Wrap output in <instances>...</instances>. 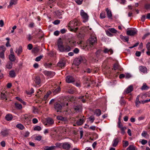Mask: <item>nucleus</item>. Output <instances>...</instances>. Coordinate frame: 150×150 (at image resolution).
Wrapping results in <instances>:
<instances>
[{
    "label": "nucleus",
    "mask_w": 150,
    "mask_h": 150,
    "mask_svg": "<svg viewBox=\"0 0 150 150\" xmlns=\"http://www.w3.org/2000/svg\"><path fill=\"white\" fill-rule=\"evenodd\" d=\"M97 41L96 38H89L86 43L83 45V41L79 40L73 42V44L75 46L79 45L82 49L85 51H89L91 50L92 46L94 45Z\"/></svg>",
    "instance_id": "1"
},
{
    "label": "nucleus",
    "mask_w": 150,
    "mask_h": 150,
    "mask_svg": "<svg viewBox=\"0 0 150 150\" xmlns=\"http://www.w3.org/2000/svg\"><path fill=\"white\" fill-rule=\"evenodd\" d=\"M79 21L77 19L75 18L73 20L70 21L68 24V29L71 31H76L78 28H75L76 26L79 25Z\"/></svg>",
    "instance_id": "2"
},
{
    "label": "nucleus",
    "mask_w": 150,
    "mask_h": 150,
    "mask_svg": "<svg viewBox=\"0 0 150 150\" xmlns=\"http://www.w3.org/2000/svg\"><path fill=\"white\" fill-rule=\"evenodd\" d=\"M57 45L59 50L61 52H68L71 50L70 47L69 46H66L64 47L63 45L61 38L58 40Z\"/></svg>",
    "instance_id": "3"
},
{
    "label": "nucleus",
    "mask_w": 150,
    "mask_h": 150,
    "mask_svg": "<svg viewBox=\"0 0 150 150\" xmlns=\"http://www.w3.org/2000/svg\"><path fill=\"white\" fill-rule=\"evenodd\" d=\"M80 15L83 20V23H85L88 21V16L87 14L83 10H81L80 11Z\"/></svg>",
    "instance_id": "4"
},
{
    "label": "nucleus",
    "mask_w": 150,
    "mask_h": 150,
    "mask_svg": "<svg viewBox=\"0 0 150 150\" xmlns=\"http://www.w3.org/2000/svg\"><path fill=\"white\" fill-rule=\"evenodd\" d=\"M71 144L69 142H64L61 143V148L65 150H69L71 147Z\"/></svg>",
    "instance_id": "5"
},
{
    "label": "nucleus",
    "mask_w": 150,
    "mask_h": 150,
    "mask_svg": "<svg viewBox=\"0 0 150 150\" xmlns=\"http://www.w3.org/2000/svg\"><path fill=\"white\" fill-rule=\"evenodd\" d=\"M138 31L136 28L130 29L127 31L126 33L127 35L133 36L137 34Z\"/></svg>",
    "instance_id": "6"
},
{
    "label": "nucleus",
    "mask_w": 150,
    "mask_h": 150,
    "mask_svg": "<svg viewBox=\"0 0 150 150\" xmlns=\"http://www.w3.org/2000/svg\"><path fill=\"white\" fill-rule=\"evenodd\" d=\"M106 34L109 37H112L113 36L112 33H116L118 31L114 28H109L108 30L105 31Z\"/></svg>",
    "instance_id": "7"
},
{
    "label": "nucleus",
    "mask_w": 150,
    "mask_h": 150,
    "mask_svg": "<svg viewBox=\"0 0 150 150\" xmlns=\"http://www.w3.org/2000/svg\"><path fill=\"white\" fill-rule=\"evenodd\" d=\"M43 73L46 76L49 78H51L55 74L54 72L53 71H43Z\"/></svg>",
    "instance_id": "8"
},
{
    "label": "nucleus",
    "mask_w": 150,
    "mask_h": 150,
    "mask_svg": "<svg viewBox=\"0 0 150 150\" xmlns=\"http://www.w3.org/2000/svg\"><path fill=\"white\" fill-rule=\"evenodd\" d=\"M54 108L57 112H61V110L62 108V106L61 104L56 102L54 104Z\"/></svg>",
    "instance_id": "9"
},
{
    "label": "nucleus",
    "mask_w": 150,
    "mask_h": 150,
    "mask_svg": "<svg viewBox=\"0 0 150 150\" xmlns=\"http://www.w3.org/2000/svg\"><path fill=\"white\" fill-rule=\"evenodd\" d=\"M85 119L82 118L78 120L76 122V124L74 125L76 126V125L78 126H80L82 125L85 122Z\"/></svg>",
    "instance_id": "10"
},
{
    "label": "nucleus",
    "mask_w": 150,
    "mask_h": 150,
    "mask_svg": "<svg viewBox=\"0 0 150 150\" xmlns=\"http://www.w3.org/2000/svg\"><path fill=\"white\" fill-rule=\"evenodd\" d=\"M66 82L68 83H72L74 81V78L70 76H67L66 79Z\"/></svg>",
    "instance_id": "11"
},
{
    "label": "nucleus",
    "mask_w": 150,
    "mask_h": 150,
    "mask_svg": "<svg viewBox=\"0 0 150 150\" xmlns=\"http://www.w3.org/2000/svg\"><path fill=\"white\" fill-rule=\"evenodd\" d=\"M9 93L8 92H5L4 93H1V98L2 99L7 100V98L9 97Z\"/></svg>",
    "instance_id": "12"
},
{
    "label": "nucleus",
    "mask_w": 150,
    "mask_h": 150,
    "mask_svg": "<svg viewBox=\"0 0 150 150\" xmlns=\"http://www.w3.org/2000/svg\"><path fill=\"white\" fill-rule=\"evenodd\" d=\"M82 61V59L80 58H76L74 61V64L78 66L81 63Z\"/></svg>",
    "instance_id": "13"
},
{
    "label": "nucleus",
    "mask_w": 150,
    "mask_h": 150,
    "mask_svg": "<svg viewBox=\"0 0 150 150\" xmlns=\"http://www.w3.org/2000/svg\"><path fill=\"white\" fill-rule=\"evenodd\" d=\"M133 87L132 85L129 86L126 88L125 91V93H129L131 92L133 90Z\"/></svg>",
    "instance_id": "14"
},
{
    "label": "nucleus",
    "mask_w": 150,
    "mask_h": 150,
    "mask_svg": "<svg viewBox=\"0 0 150 150\" xmlns=\"http://www.w3.org/2000/svg\"><path fill=\"white\" fill-rule=\"evenodd\" d=\"M105 53H108L110 54H112L113 53V51L112 49H108V48L104 47V50L103 51Z\"/></svg>",
    "instance_id": "15"
},
{
    "label": "nucleus",
    "mask_w": 150,
    "mask_h": 150,
    "mask_svg": "<svg viewBox=\"0 0 150 150\" xmlns=\"http://www.w3.org/2000/svg\"><path fill=\"white\" fill-rule=\"evenodd\" d=\"M105 11L107 12L108 17L110 19L112 18V15L111 10L109 9L108 8H106Z\"/></svg>",
    "instance_id": "16"
},
{
    "label": "nucleus",
    "mask_w": 150,
    "mask_h": 150,
    "mask_svg": "<svg viewBox=\"0 0 150 150\" xmlns=\"http://www.w3.org/2000/svg\"><path fill=\"white\" fill-rule=\"evenodd\" d=\"M139 70L142 72L143 73H147V68L143 66H140L139 67Z\"/></svg>",
    "instance_id": "17"
},
{
    "label": "nucleus",
    "mask_w": 150,
    "mask_h": 150,
    "mask_svg": "<svg viewBox=\"0 0 150 150\" xmlns=\"http://www.w3.org/2000/svg\"><path fill=\"white\" fill-rule=\"evenodd\" d=\"M18 0H11L9 5L8 6V8H10V7L12 6L13 5H16L17 4Z\"/></svg>",
    "instance_id": "18"
},
{
    "label": "nucleus",
    "mask_w": 150,
    "mask_h": 150,
    "mask_svg": "<svg viewBox=\"0 0 150 150\" xmlns=\"http://www.w3.org/2000/svg\"><path fill=\"white\" fill-rule=\"evenodd\" d=\"M8 133V129H3L1 132V135L5 136L7 135Z\"/></svg>",
    "instance_id": "19"
},
{
    "label": "nucleus",
    "mask_w": 150,
    "mask_h": 150,
    "mask_svg": "<svg viewBox=\"0 0 150 150\" xmlns=\"http://www.w3.org/2000/svg\"><path fill=\"white\" fill-rule=\"evenodd\" d=\"M65 63L64 62L63 60H60L57 63V66L61 67H64Z\"/></svg>",
    "instance_id": "20"
},
{
    "label": "nucleus",
    "mask_w": 150,
    "mask_h": 150,
    "mask_svg": "<svg viewBox=\"0 0 150 150\" xmlns=\"http://www.w3.org/2000/svg\"><path fill=\"white\" fill-rule=\"evenodd\" d=\"M9 59L12 62H14L16 59V57L14 54H10L9 56Z\"/></svg>",
    "instance_id": "21"
},
{
    "label": "nucleus",
    "mask_w": 150,
    "mask_h": 150,
    "mask_svg": "<svg viewBox=\"0 0 150 150\" xmlns=\"http://www.w3.org/2000/svg\"><path fill=\"white\" fill-rule=\"evenodd\" d=\"M51 92L50 91H48L46 95L44 96L43 98V100H47L49 97L50 95L51 94Z\"/></svg>",
    "instance_id": "22"
},
{
    "label": "nucleus",
    "mask_w": 150,
    "mask_h": 150,
    "mask_svg": "<svg viewBox=\"0 0 150 150\" xmlns=\"http://www.w3.org/2000/svg\"><path fill=\"white\" fill-rule=\"evenodd\" d=\"M10 76L11 78L15 77L16 76V73L13 70L10 71L9 72Z\"/></svg>",
    "instance_id": "23"
},
{
    "label": "nucleus",
    "mask_w": 150,
    "mask_h": 150,
    "mask_svg": "<svg viewBox=\"0 0 150 150\" xmlns=\"http://www.w3.org/2000/svg\"><path fill=\"white\" fill-rule=\"evenodd\" d=\"M118 142L119 140L117 138L114 139L112 142V146L114 147H115L118 144Z\"/></svg>",
    "instance_id": "24"
},
{
    "label": "nucleus",
    "mask_w": 150,
    "mask_h": 150,
    "mask_svg": "<svg viewBox=\"0 0 150 150\" xmlns=\"http://www.w3.org/2000/svg\"><path fill=\"white\" fill-rule=\"evenodd\" d=\"M12 63L11 62L8 61L7 63L6 67L8 69H10L12 68Z\"/></svg>",
    "instance_id": "25"
},
{
    "label": "nucleus",
    "mask_w": 150,
    "mask_h": 150,
    "mask_svg": "<svg viewBox=\"0 0 150 150\" xmlns=\"http://www.w3.org/2000/svg\"><path fill=\"white\" fill-rule=\"evenodd\" d=\"M94 113L97 116H99L101 114V111L99 109H96L95 110Z\"/></svg>",
    "instance_id": "26"
},
{
    "label": "nucleus",
    "mask_w": 150,
    "mask_h": 150,
    "mask_svg": "<svg viewBox=\"0 0 150 150\" xmlns=\"http://www.w3.org/2000/svg\"><path fill=\"white\" fill-rule=\"evenodd\" d=\"M46 121L47 123L49 125H52L54 123L53 120L51 118H47V119Z\"/></svg>",
    "instance_id": "27"
},
{
    "label": "nucleus",
    "mask_w": 150,
    "mask_h": 150,
    "mask_svg": "<svg viewBox=\"0 0 150 150\" xmlns=\"http://www.w3.org/2000/svg\"><path fill=\"white\" fill-rule=\"evenodd\" d=\"M56 146H46L44 148L45 150H52L54 149Z\"/></svg>",
    "instance_id": "28"
},
{
    "label": "nucleus",
    "mask_w": 150,
    "mask_h": 150,
    "mask_svg": "<svg viewBox=\"0 0 150 150\" xmlns=\"http://www.w3.org/2000/svg\"><path fill=\"white\" fill-rule=\"evenodd\" d=\"M5 118L7 121H10L12 119L13 117L11 115L8 114L6 116Z\"/></svg>",
    "instance_id": "29"
},
{
    "label": "nucleus",
    "mask_w": 150,
    "mask_h": 150,
    "mask_svg": "<svg viewBox=\"0 0 150 150\" xmlns=\"http://www.w3.org/2000/svg\"><path fill=\"white\" fill-rule=\"evenodd\" d=\"M35 81L37 84L38 85L40 84V77L38 76H36L35 79Z\"/></svg>",
    "instance_id": "30"
},
{
    "label": "nucleus",
    "mask_w": 150,
    "mask_h": 150,
    "mask_svg": "<svg viewBox=\"0 0 150 150\" xmlns=\"http://www.w3.org/2000/svg\"><path fill=\"white\" fill-rule=\"evenodd\" d=\"M17 55L19 56L23 52V49L21 46H19L18 49Z\"/></svg>",
    "instance_id": "31"
},
{
    "label": "nucleus",
    "mask_w": 150,
    "mask_h": 150,
    "mask_svg": "<svg viewBox=\"0 0 150 150\" xmlns=\"http://www.w3.org/2000/svg\"><path fill=\"white\" fill-rule=\"evenodd\" d=\"M15 105L16 108L18 109H21L22 108V106L21 104L18 103H15Z\"/></svg>",
    "instance_id": "32"
},
{
    "label": "nucleus",
    "mask_w": 150,
    "mask_h": 150,
    "mask_svg": "<svg viewBox=\"0 0 150 150\" xmlns=\"http://www.w3.org/2000/svg\"><path fill=\"white\" fill-rule=\"evenodd\" d=\"M67 132V129L63 127L62 128L61 133L63 134H66Z\"/></svg>",
    "instance_id": "33"
},
{
    "label": "nucleus",
    "mask_w": 150,
    "mask_h": 150,
    "mask_svg": "<svg viewBox=\"0 0 150 150\" xmlns=\"http://www.w3.org/2000/svg\"><path fill=\"white\" fill-rule=\"evenodd\" d=\"M6 48L4 46H0V52H5L6 50Z\"/></svg>",
    "instance_id": "34"
},
{
    "label": "nucleus",
    "mask_w": 150,
    "mask_h": 150,
    "mask_svg": "<svg viewBox=\"0 0 150 150\" xmlns=\"http://www.w3.org/2000/svg\"><path fill=\"white\" fill-rule=\"evenodd\" d=\"M32 110L33 112L34 113L36 114L38 113V110L35 107L33 106V107Z\"/></svg>",
    "instance_id": "35"
},
{
    "label": "nucleus",
    "mask_w": 150,
    "mask_h": 150,
    "mask_svg": "<svg viewBox=\"0 0 150 150\" xmlns=\"http://www.w3.org/2000/svg\"><path fill=\"white\" fill-rule=\"evenodd\" d=\"M16 127L18 128L21 129H23L24 128V126L21 124H18L17 125Z\"/></svg>",
    "instance_id": "36"
},
{
    "label": "nucleus",
    "mask_w": 150,
    "mask_h": 150,
    "mask_svg": "<svg viewBox=\"0 0 150 150\" xmlns=\"http://www.w3.org/2000/svg\"><path fill=\"white\" fill-rule=\"evenodd\" d=\"M74 108L75 110H77L79 112H80L81 111V107L80 106H75Z\"/></svg>",
    "instance_id": "37"
},
{
    "label": "nucleus",
    "mask_w": 150,
    "mask_h": 150,
    "mask_svg": "<svg viewBox=\"0 0 150 150\" xmlns=\"http://www.w3.org/2000/svg\"><path fill=\"white\" fill-rule=\"evenodd\" d=\"M141 135L143 137L146 138L148 135V134L146 132L144 131L142 133Z\"/></svg>",
    "instance_id": "38"
},
{
    "label": "nucleus",
    "mask_w": 150,
    "mask_h": 150,
    "mask_svg": "<svg viewBox=\"0 0 150 150\" xmlns=\"http://www.w3.org/2000/svg\"><path fill=\"white\" fill-rule=\"evenodd\" d=\"M42 128L39 126H37L35 127L34 130L35 131H39L41 130Z\"/></svg>",
    "instance_id": "39"
},
{
    "label": "nucleus",
    "mask_w": 150,
    "mask_h": 150,
    "mask_svg": "<svg viewBox=\"0 0 150 150\" xmlns=\"http://www.w3.org/2000/svg\"><path fill=\"white\" fill-rule=\"evenodd\" d=\"M139 142L142 145H144L147 143V141L145 139L140 140Z\"/></svg>",
    "instance_id": "40"
},
{
    "label": "nucleus",
    "mask_w": 150,
    "mask_h": 150,
    "mask_svg": "<svg viewBox=\"0 0 150 150\" xmlns=\"http://www.w3.org/2000/svg\"><path fill=\"white\" fill-rule=\"evenodd\" d=\"M127 150H136L135 147L133 146L130 145L127 148Z\"/></svg>",
    "instance_id": "41"
},
{
    "label": "nucleus",
    "mask_w": 150,
    "mask_h": 150,
    "mask_svg": "<svg viewBox=\"0 0 150 150\" xmlns=\"http://www.w3.org/2000/svg\"><path fill=\"white\" fill-rule=\"evenodd\" d=\"M61 90L60 87H58L57 88L55 89L54 91V94H57L58 92H59Z\"/></svg>",
    "instance_id": "42"
},
{
    "label": "nucleus",
    "mask_w": 150,
    "mask_h": 150,
    "mask_svg": "<svg viewBox=\"0 0 150 150\" xmlns=\"http://www.w3.org/2000/svg\"><path fill=\"white\" fill-rule=\"evenodd\" d=\"M43 57L42 55H40L37 57L35 59V61L36 62L39 61Z\"/></svg>",
    "instance_id": "43"
},
{
    "label": "nucleus",
    "mask_w": 150,
    "mask_h": 150,
    "mask_svg": "<svg viewBox=\"0 0 150 150\" xmlns=\"http://www.w3.org/2000/svg\"><path fill=\"white\" fill-rule=\"evenodd\" d=\"M38 51L39 50L38 48L37 47H35L33 48L32 50V52L35 53H38Z\"/></svg>",
    "instance_id": "44"
},
{
    "label": "nucleus",
    "mask_w": 150,
    "mask_h": 150,
    "mask_svg": "<svg viewBox=\"0 0 150 150\" xmlns=\"http://www.w3.org/2000/svg\"><path fill=\"white\" fill-rule=\"evenodd\" d=\"M123 142H124L123 145V147H126L128 146L129 144L128 142L127 141H123Z\"/></svg>",
    "instance_id": "45"
},
{
    "label": "nucleus",
    "mask_w": 150,
    "mask_h": 150,
    "mask_svg": "<svg viewBox=\"0 0 150 150\" xmlns=\"http://www.w3.org/2000/svg\"><path fill=\"white\" fill-rule=\"evenodd\" d=\"M0 57L3 59H4V52H0Z\"/></svg>",
    "instance_id": "46"
},
{
    "label": "nucleus",
    "mask_w": 150,
    "mask_h": 150,
    "mask_svg": "<svg viewBox=\"0 0 150 150\" xmlns=\"http://www.w3.org/2000/svg\"><path fill=\"white\" fill-rule=\"evenodd\" d=\"M88 119L89 121H90L91 123L94 122L95 120L94 117L93 116H91L89 117Z\"/></svg>",
    "instance_id": "47"
},
{
    "label": "nucleus",
    "mask_w": 150,
    "mask_h": 150,
    "mask_svg": "<svg viewBox=\"0 0 150 150\" xmlns=\"http://www.w3.org/2000/svg\"><path fill=\"white\" fill-rule=\"evenodd\" d=\"M83 0H75L76 2L78 5H81L82 4Z\"/></svg>",
    "instance_id": "48"
},
{
    "label": "nucleus",
    "mask_w": 150,
    "mask_h": 150,
    "mask_svg": "<svg viewBox=\"0 0 150 150\" xmlns=\"http://www.w3.org/2000/svg\"><path fill=\"white\" fill-rule=\"evenodd\" d=\"M52 66V64L51 63H45V66L46 68H50Z\"/></svg>",
    "instance_id": "49"
},
{
    "label": "nucleus",
    "mask_w": 150,
    "mask_h": 150,
    "mask_svg": "<svg viewBox=\"0 0 150 150\" xmlns=\"http://www.w3.org/2000/svg\"><path fill=\"white\" fill-rule=\"evenodd\" d=\"M60 21L59 20H57L54 21L53 23L55 25H58L60 23Z\"/></svg>",
    "instance_id": "50"
},
{
    "label": "nucleus",
    "mask_w": 150,
    "mask_h": 150,
    "mask_svg": "<svg viewBox=\"0 0 150 150\" xmlns=\"http://www.w3.org/2000/svg\"><path fill=\"white\" fill-rule=\"evenodd\" d=\"M100 18H104L105 17V13H101L100 14Z\"/></svg>",
    "instance_id": "51"
},
{
    "label": "nucleus",
    "mask_w": 150,
    "mask_h": 150,
    "mask_svg": "<svg viewBox=\"0 0 150 150\" xmlns=\"http://www.w3.org/2000/svg\"><path fill=\"white\" fill-rule=\"evenodd\" d=\"M6 40L8 41L6 44V46L7 47H10L11 46V45L10 44L9 41V38H6Z\"/></svg>",
    "instance_id": "52"
},
{
    "label": "nucleus",
    "mask_w": 150,
    "mask_h": 150,
    "mask_svg": "<svg viewBox=\"0 0 150 150\" xmlns=\"http://www.w3.org/2000/svg\"><path fill=\"white\" fill-rule=\"evenodd\" d=\"M119 67V64L117 63L115 64L114 65V69L115 70H116L118 69Z\"/></svg>",
    "instance_id": "53"
},
{
    "label": "nucleus",
    "mask_w": 150,
    "mask_h": 150,
    "mask_svg": "<svg viewBox=\"0 0 150 150\" xmlns=\"http://www.w3.org/2000/svg\"><path fill=\"white\" fill-rule=\"evenodd\" d=\"M146 47L148 50H150V42H148L146 44Z\"/></svg>",
    "instance_id": "54"
},
{
    "label": "nucleus",
    "mask_w": 150,
    "mask_h": 150,
    "mask_svg": "<svg viewBox=\"0 0 150 150\" xmlns=\"http://www.w3.org/2000/svg\"><path fill=\"white\" fill-rule=\"evenodd\" d=\"M33 46L31 44H29L27 46V49L29 50H31Z\"/></svg>",
    "instance_id": "55"
},
{
    "label": "nucleus",
    "mask_w": 150,
    "mask_h": 150,
    "mask_svg": "<svg viewBox=\"0 0 150 150\" xmlns=\"http://www.w3.org/2000/svg\"><path fill=\"white\" fill-rule=\"evenodd\" d=\"M32 122L33 124H35L38 122V121L36 118H34L32 120Z\"/></svg>",
    "instance_id": "56"
},
{
    "label": "nucleus",
    "mask_w": 150,
    "mask_h": 150,
    "mask_svg": "<svg viewBox=\"0 0 150 150\" xmlns=\"http://www.w3.org/2000/svg\"><path fill=\"white\" fill-rule=\"evenodd\" d=\"M145 9L147 10L150 9V4H146L145 5Z\"/></svg>",
    "instance_id": "57"
},
{
    "label": "nucleus",
    "mask_w": 150,
    "mask_h": 150,
    "mask_svg": "<svg viewBox=\"0 0 150 150\" xmlns=\"http://www.w3.org/2000/svg\"><path fill=\"white\" fill-rule=\"evenodd\" d=\"M150 36V32H148L145 34L143 38H146V37H148Z\"/></svg>",
    "instance_id": "58"
},
{
    "label": "nucleus",
    "mask_w": 150,
    "mask_h": 150,
    "mask_svg": "<svg viewBox=\"0 0 150 150\" xmlns=\"http://www.w3.org/2000/svg\"><path fill=\"white\" fill-rule=\"evenodd\" d=\"M146 16L144 15H142L141 18V20L142 22H144Z\"/></svg>",
    "instance_id": "59"
},
{
    "label": "nucleus",
    "mask_w": 150,
    "mask_h": 150,
    "mask_svg": "<svg viewBox=\"0 0 150 150\" xmlns=\"http://www.w3.org/2000/svg\"><path fill=\"white\" fill-rule=\"evenodd\" d=\"M102 40L103 41H105L106 43H108V42L109 41V38H103Z\"/></svg>",
    "instance_id": "60"
},
{
    "label": "nucleus",
    "mask_w": 150,
    "mask_h": 150,
    "mask_svg": "<svg viewBox=\"0 0 150 150\" xmlns=\"http://www.w3.org/2000/svg\"><path fill=\"white\" fill-rule=\"evenodd\" d=\"M74 90L72 88L70 89L68 91V92L71 94L73 93H74Z\"/></svg>",
    "instance_id": "61"
},
{
    "label": "nucleus",
    "mask_w": 150,
    "mask_h": 150,
    "mask_svg": "<svg viewBox=\"0 0 150 150\" xmlns=\"http://www.w3.org/2000/svg\"><path fill=\"white\" fill-rule=\"evenodd\" d=\"M59 31L58 30H56L55 31L54 33V35L56 36H57L59 35Z\"/></svg>",
    "instance_id": "62"
},
{
    "label": "nucleus",
    "mask_w": 150,
    "mask_h": 150,
    "mask_svg": "<svg viewBox=\"0 0 150 150\" xmlns=\"http://www.w3.org/2000/svg\"><path fill=\"white\" fill-rule=\"evenodd\" d=\"M125 78L126 79H128L130 78L131 76V75L129 74H126L125 75Z\"/></svg>",
    "instance_id": "63"
},
{
    "label": "nucleus",
    "mask_w": 150,
    "mask_h": 150,
    "mask_svg": "<svg viewBox=\"0 0 150 150\" xmlns=\"http://www.w3.org/2000/svg\"><path fill=\"white\" fill-rule=\"evenodd\" d=\"M147 87V86L146 85L144 84L142 86L141 89L142 90H146V88Z\"/></svg>",
    "instance_id": "64"
}]
</instances>
